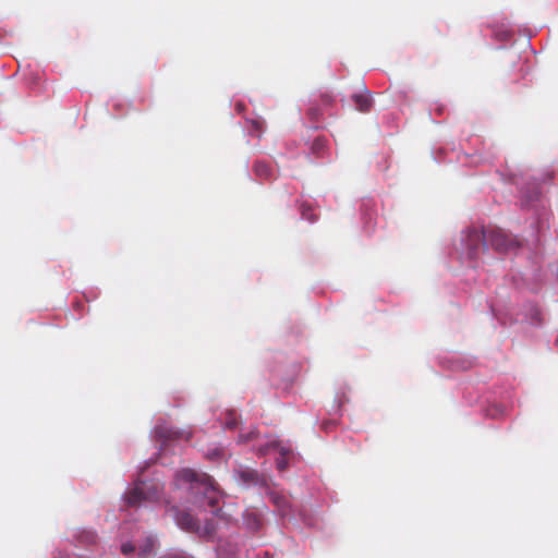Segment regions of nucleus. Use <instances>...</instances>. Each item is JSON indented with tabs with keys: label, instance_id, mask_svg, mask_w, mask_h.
Returning <instances> with one entry per match:
<instances>
[{
	"label": "nucleus",
	"instance_id": "bb28decb",
	"mask_svg": "<svg viewBox=\"0 0 558 558\" xmlns=\"http://www.w3.org/2000/svg\"><path fill=\"white\" fill-rule=\"evenodd\" d=\"M218 556H219V558H221V549H219Z\"/></svg>",
	"mask_w": 558,
	"mask_h": 558
},
{
	"label": "nucleus",
	"instance_id": "1a4fd4ad",
	"mask_svg": "<svg viewBox=\"0 0 558 558\" xmlns=\"http://www.w3.org/2000/svg\"><path fill=\"white\" fill-rule=\"evenodd\" d=\"M352 99L356 106V108L361 112H368L372 107V99L368 93L366 94H354Z\"/></svg>",
	"mask_w": 558,
	"mask_h": 558
},
{
	"label": "nucleus",
	"instance_id": "a211bd4d",
	"mask_svg": "<svg viewBox=\"0 0 558 558\" xmlns=\"http://www.w3.org/2000/svg\"><path fill=\"white\" fill-rule=\"evenodd\" d=\"M308 114H310V116H311V118H313V119H318V118H319V116H320V111H319L317 108L312 107V108H310V110H308Z\"/></svg>",
	"mask_w": 558,
	"mask_h": 558
},
{
	"label": "nucleus",
	"instance_id": "6ab92c4d",
	"mask_svg": "<svg viewBox=\"0 0 558 558\" xmlns=\"http://www.w3.org/2000/svg\"><path fill=\"white\" fill-rule=\"evenodd\" d=\"M215 532V525L211 522H208L205 526V534L211 535Z\"/></svg>",
	"mask_w": 558,
	"mask_h": 558
},
{
	"label": "nucleus",
	"instance_id": "423d86ee",
	"mask_svg": "<svg viewBox=\"0 0 558 558\" xmlns=\"http://www.w3.org/2000/svg\"><path fill=\"white\" fill-rule=\"evenodd\" d=\"M177 522L186 531H197L199 529L197 521L189 512H179L177 514Z\"/></svg>",
	"mask_w": 558,
	"mask_h": 558
},
{
	"label": "nucleus",
	"instance_id": "4be33fe9",
	"mask_svg": "<svg viewBox=\"0 0 558 558\" xmlns=\"http://www.w3.org/2000/svg\"><path fill=\"white\" fill-rule=\"evenodd\" d=\"M253 126H254V129H255L256 131H259V130H260V128H262V124H260V122H258V121H253Z\"/></svg>",
	"mask_w": 558,
	"mask_h": 558
},
{
	"label": "nucleus",
	"instance_id": "20e7f679",
	"mask_svg": "<svg viewBox=\"0 0 558 558\" xmlns=\"http://www.w3.org/2000/svg\"><path fill=\"white\" fill-rule=\"evenodd\" d=\"M487 233V229L478 231L472 229L468 232L465 239V245L468 247V254L471 258L478 256L481 251H485L489 245L488 240L484 238Z\"/></svg>",
	"mask_w": 558,
	"mask_h": 558
},
{
	"label": "nucleus",
	"instance_id": "ddd939ff",
	"mask_svg": "<svg viewBox=\"0 0 558 558\" xmlns=\"http://www.w3.org/2000/svg\"><path fill=\"white\" fill-rule=\"evenodd\" d=\"M238 425L235 412H229L226 420V426L230 429L235 428Z\"/></svg>",
	"mask_w": 558,
	"mask_h": 558
},
{
	"label": "nucleus",
	"instance_id": "dca6fc26",
	"mask_svg": "<svg viewBox=\"0 0 558 558\" xmlns=\"http://www.w3.org/2000/svg\"><path fill=\"white\" fill-rule=\"evenodd\" d=\"M255 435H256V432L255 430H251L246 435L241 434L240 437H239V440L241 442H247V441L252 440L255 437Z\"/></svg>",
	"mask_w": 558,
	"mask_h": 558
},
{
	"label": "nucleus",
	"instance_id": "2eb2a0df",
	"mask_svg": "<svg viewBox=\"0 0 558 558\" xmlns=\"http://www.w3.org/2000/svg\"><path fill=\"white\" fill-rule=\"evenodd\" d=\"M135 551V546L132 545L131 543H124L122 544L121 546V553L124 555V556H130L131 554H133Z\"/></svg>",
	"mask_w": 558,
	"mask_h": 558
},
{
	"label": "nucleus",
	"instance_id": "9b49d317",
	"mask_svg": "<svg viewBox=\"0 0 558 558\" xmlns=\"http://www.w3.org/2000/svg\"><path fill=\"white\" fill-rule=\"evenodd\" d=\"M269 499L278 508L282 515H286L288 513L289 501L284 496L271 492L269 494Z\"/></svg>",
	"mask_w": 558,
	"mask_h": 558
},
{
	"label": "nucleus",
	"instance_id": "a878e982",
	"mask_svg": "<svg viewBox=\"0 0 558 558\" xmlns=\"http://www.w3.org/2000/svg\"><path fill=\"white\" fill-rule=\"evenodd\" d=\"M190 436H191V435H190V434H187V435L185 436V440H189V439H190Z\"/></svg>",
	"mask_w": 558,
	"mask_h": 558
},
{
	"label": "nucleus",
	"instance_id": "b1692460",
	"mask_svg": "<svg viewBox=\"0 0 558 558\" xmlns=\"http://www.w3.org/2000/svg\"><path fill=\"white\" fill-rule=\"evenodd\" d=\"M501 37L507 38L508 37V33L507 34H501Z\"/></svg>",
	"mask_w": 558,
	"mask_h": 558
},
{
	"label": "nucleus",
	"instance_id": "f257e3e1",
	"mask_svg": "<svg viewBox=\"0 0 558 558\" xmlns=\"http://www.w3.org/2000/svg\"><path fill=\"white\" fill-rule=\"evenodd\" d=\"M177 481L190 484V490L195 495H203L213 513L218 515L220 493L215 487V481L207 474H198L194 470L184 469L177 473Z\"/></svg>",
	"mask_w": 558,
	"mask_h": 558
},
{
	"label": "nucleus",
	"instance_id": "4468645a",
	"mask_svg": "<svg viewBox=\"0 0 558 558\" xmlns=\"http://www.w3.org/2000/svg\"><path fill=\"white\" fill-rule=\"evenodd\" d=\"M302 217L307 219L311 222L316 220V217L313 215L311 207L302 205Z\"/></svg>",
	"mask_w": 558,
	"mask_h": 558
},
{
	"label": "nucleus",
	"instance_id": "9d476101",
	"mask_svg": "<svg viewBox=\"0 0 558 558\" xmlns=\"http://www.w3.org/2000/svg\"><path fill=\"white\" fill-rule=\"evenodd\" d=\"M253 170L256 177L260 179H271L274 177L272 168L265 161H256L253 166Z\"/></svg>",
	"mask_w": 558,
	"mask_h": 558
},
{
	"label": "nucleus",
	"instance_id": "39448f33",
	"mask_svg": "<svg viewBox=\"0 0 558 558\" xmlns=\"http://www.w3.org/2000/svg\"><path fill=\"white\" fill-rule=\"evenodd\" d=\"M243 521L246 529L251 532H257L263 526L262 517L255 511H245L243 514Z\"/></svg>",
	"mask_w": 558,
	"mask_h": 558
},
{
	"label": "nucleus",
	"instance_id": "393cba45",
	"mask_svg": "<svg viewBox=\"0 0 558 558\" xmlns=\"http://www.w3.org/2000/svg\"><path fill=\"white\" fill-rule=\"evenodd\" d=\"M501 37L507 38L508 37V33L507 34H501Z\"/></svg>",
	"mask_w": 558,
	"mask_h": 558
},
{
	"label": "nucleus",
	"instance_id": "aec40b11",
	"mask_svg": "<svg viewBox=\"0 0 558 558\" xmlns=\"http://www.w3.org/2000/svg\"><path fill=\"white\" fill-rule=\"evenodd\" d=\"M277 468H278V470H280V471L286 470V468H287V461H286L284 459H280V460H278V461H277Z\"/></svg>",
	"mask_w": 558,
	"mask_h": 558
},
{
	"label": "nucleus",
	"instance_id": "5701e85b",
	"mask_svg": "<svg viewBox=\"0 0 558 558\" xmlns=\"http://www.w3.org/2000/svg\"><path fill=\"white\" fill-rule=\"evenodd\" d=\"M267 451H268V447H266V448H260V449H259V453H260L262 456H263V454H266V453H267Z\"/></svg>",
	"mask_w": 558,
	"mask_h": 558
},
{
	"label": "nucleus",
	"instance_id": "6e6552de",
	"mask_svg": "<svg viewBox=\"0 0 558 558\" xmlns=\"http://www.w3.org/2000/svg\"><path fill=\"white\" fill-rule=\"evenodd\" d=\"M238 476H239V480L244 485H247V486L257 485L259 483L258 473L252 469H244V470L238 471Z\"/></svg>",
	"mask_w": 558,
	"mask_h": 558
},
{
	"label": "nucleus",
	"instance_id": "f3484780",
	"mask_svg": "<svg viewBox=\"0 0 558 558\" xmlns=\"http://www.w3.org/2000/svg\"><path fill=\"white\" fill-rule=\"evenodd\" d=\"M159 558H189V557H186L185 555L180 554V553H170V554L162 555Z\"/></svg>",
	"mask_w": 558,
	"mask_h": 558
},
{
	"label": "nucleus",
	"instance_id": "7ed1b4c3",
	"mask_svg": "<svg viewBox=\"0 0 558 558\" xmlns=\"http://www.w3.org/2000/svg\"><path fill=\"white\" fill-rule=\"evenodd\" d=\"M493 250L498 253H510L520 247V240L499 228H487V233L484 235Z\"/></svg>",
	"mask_w": 558,
	"mask_h": 558
},
{
	"label": "nucleus",
	"instance_id": "f03ea898",
	"mask_svg": "<svg viewBox=\"0 0 558 558\" xmlns=\"http://www.w3.org/2000/svg\"><path fill=\"white\" fill-rule=\"evenodd\" d=\"M161 493L162 486L156 482H137L125 494V502L129 507H140L146 502L158 501Z\"/></svg>",
	"mask_w": 558,
	"mask_h": 558
},
{
	"label": "nucleus",
	"instance_id": "f8f14e48",
	"mask_svg": "<svg viewBox=\"0 0 558 558\" xmlns=\"http://www.w3.org/2000/svg\"><path fill=\"white\" fill-rule=\"evenodd\" d=\"M156 545V539L151 536L147 537L143 545L138 547V556L146 558L153 554Z\"/></svg>",
	"mask_w": 558,
	"mask_h": 558
},
{
	"label": "nucleus",
	"instance_id": "412c9836",
	"mask_svg": "<svg viewBox=\"0 0 558 558\" xmlns=\"http://www.w3.org/2000/svg\"><path fill=\"white\" fill-rule=\"evenodd\" d=\"M322 101L325 105H329L332 101V97L330 95H328V94H324V95H322Z\"/></svg>",
	"mask_w": 558,
	"mask_h": 558
},
{
	"label": "nucleus",
	"instance_id": "0eeeda50",
	"mask_svg": "<svg viewBox=\"0 0 558 558\" xmlns=\"http://www.w3.org/2000/svg\"><path fill=\"white\" fill-rule=\"evenodd\" d=\"M155 433L158 438L163 440L180 439L184 435L182 432L168 426H156Z\"/></svg>",
	"mask_w": 558,
	"mask_h": 558
}]
</instances>
